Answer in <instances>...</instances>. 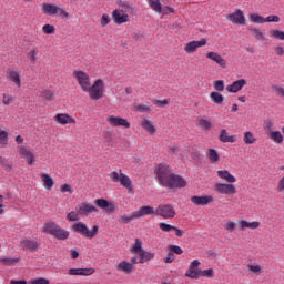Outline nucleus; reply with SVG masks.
Returning a JSON list of instances; mask_svg holds the SVG:
<instances>
[{
  "label": "nucleus",
  "instance_id": "nucleus-1",
  "mask_svg": "<svg viewBox=\"0 0 284 284\" xmlns=\"http://www.w3.org/2000/svg\"><path fill=\"white\" fill-rule=\"evenodd\" d=\"M155 179L162 187H168L169 190H179L185 187L187 182L183 176L172 173V168L165 163H160L154 170Z\"/></svg>",
  "mask_w": 284,
  "mask_h": 284
},
{
  "label": "nucleus",
  "instance_id": "nucleus-2",
  "mask_svg": "<svg viewBox=\"0 0 284 284\" xmlns=\"http://www.w3.org/2000/svg\"><path fill=\"white\" fill-rule=\"evenodd\" d=\"M43 232L45 234H51V236H54L59 241H65L70 236V232H68L65 229H61L54 222L45 223L43 227Z\"/></svg>",
  "mask_w": 284,
  "mask_h": 284
},
{
  "label": "nucleus",
  "instance_id": "nucleus-3",
  "mask_svg": "<svg viewBox=\"0 0 284 284\" xmlns=\"http://www.w3.org/2000/svg\"><path fill=\"white\" fill-rule=\"evenodd\" d=\"M84 92L89 93L91 101H99L105 92V82L102 79H98L93 84H89L88 90H84Z\"/></svg>",
  "mask_w": 284,
  "mask_h": 284
},
{
  "label": "nucleus",
  "instance_id": "nucleus-4",
  "mask_svg": "<svg viewBox=\"0 0 284 284\" xmlns=\"http://www.w3.org/2000/svg\"><path fill=\"white\" fill-rule=\"evenodd\" d=\"M72 229L77 234H81V236H85V239H94V236L99 233V226L93 225L92 230L88 229V225H85L83 222H78L72 225Z\"/></svg>",
  "mask_w": 284,
  "mask_h": 284
},
{
  "label": "nucleus",
  "instance_id": "nucleus-5",
  "mask_svg": "<svg viewBox=\"0 0 284 284\" xmlns=\"http://www.w3.org/2000/svg\"><path fill=\"white\" fill-rule=\"evenodd\" d=\"M73 79L78 81V85H80L83 92H85V90H88L89 85L92 83L90 81V75L87 72L81 70L73 71Z\"/></svg>",
  "mask_w": 284,
  "mask_h": 284
},
{
  "label": "nucleus",
  "instance_id": "nucleus-6",
  "mask_svg": "<svg viewBox=\"0 0 284 284\" xmlns=\"http://www.w3.org/2000/svg\"><path fill=\"white\" fill-rule=\"evenodd\" d=\"M156 216H162V219H174L176 216V211L172 204H160L155 210Z\"/></svg>",
  "mask_w": 284,
  "mask_h": 284
},
{
  "label": "nucleus",
  "instance_id": "nucleus-7",
  "mask_svg": "<svg viewBox=\"0 0 284 284\" xmlns=\"http://www.w3.org/2000/svg\"><path fill=\"white\" fill-rule=\"evenodd\" d=\"M226 19L235 26H245V13L241 9H236L233 13L226 16Z\"/></svg>",
  "mask_w": 284,
  "mask_h": 284
},
{
  "label": "nucleus",
  "instance_id": "nucleus-8",
  "mask_svg": "<svg viewBox=\"0 0 284 284\" xmlns=\"http://www.w3.org/2000/svg\"><path fill=\"white\" fill-rule=\"evenodd\" d=\"M215 192L219 194L234 195L236 194V186L232 183H216Z\"/></svg>",
  "mask_w": 284,
  "mask_h": 284
},
{
  "label": "nucleus",
  "instance_id": "nucleus-9",
  "mask_svg": "<svg viewBox=\"0 0 284 284\" xmlns=\"http://www.w3.org/2000/svg\"><path fill=\"white\" fill-rule=\"evenodd\" d=\"M75 210H78L80 216H90V214H94V212H99V209H97V206L88 202H82L78 204Z\"/></svg>",
  "mask_w": 284,
  "mask_h": 284
},
{
  "label": "nucleus",
  "instance_id": "nucleus-10",
  "mask_svg": "<svg viewBox=\"0 0 284 284\" xmlns=\"http://www.w3.org/2000/svg\"><path fill=\"white\" fill-rule=\"evenodd\" d=\"M204 45H207V40L205 38L200 41H190L184 45V52H186V54H194L199 48H203Z\"/></svg>",
  "mask_w": 284,
  "mask_h": 284
},
{
  "label": "nucleus",
  "instance_id": "nucleus-11",
  "mask_svg": "<svg viewBox=\"0 0 284 284\" xmlns=\"http://www.w3.org/2000/svg\"><path fill=\"white\" fill-rule=\"evenodd\" d=\"M7 79L11 81V83H14L18 88H21V73L19 72V69L17 68H8L6 71Z\"/></svg>",
  "mask_w": 284,
  "mask_h": 284
},
{
  "label": "nucleus",
  "instance_id": "nucleus-12",
  "mask_svg": "<svg viewBox=\"0 0 284 284\" xmlns=\"http://www.w3.org/2000/svg\"><path fill=\"white\" fill-rule=\"evenodd\" d=\"M106 121L110 125H112V128H130V122L128 119H123L121 116L111 115L106 118Z\"/></svg>",
  "mask_w": 284,
  "mask_h": 284
},
{
  "label": "nucleus",
  "instance_id": "nucleus-13",
  "mask_svg": "<svg viewBox=\"0 0 284 284\" xmlns=\"http://www.w3.org/2000/svg\"><path fill=\"white\" fill-rule=\"evenodd\" d=\"M94 205H97V207H100V210H106L108 214H114L116 210V206L114 205V203L109 202L105 199L95 200Z\"/></svg>",
  "mask_w": 284,
  "mask_h": 284
},
{
  "label": "nucleus",
  "instance_id": "nucleus-14",
  "mask_svg": "<svg viewBox=\"0 0 284 284\" xmlns=\"http://www.w3.org/2000/svg\"><path fill=\"white\" fill-rule=\"evenodd\" d=\"M199 265H201V262H199V260H194L190 264L185 276H187V278H201V270H199Z\"/></svg>",
  "mask_w": 284,
  "mask_h": 284
},
{
  "label": "nucleus",
  "instance_id": "nucleus-15",
  "mask_svg": "<svg viewBox=\"0 0 284 284\" xmlns=\"http://www.w3.org/2000/svg\"><path fill=\"white\" fill-rule=\"evenodd\" d=\"M191 203L194 205H210V203H214V196L212 195H193L191 197Z\"/></svg>",
  "mask_w": 284,
  "mask_h": 284
},
{
  "label": "nucleus",
  "instance_id": "nucleus-16",
  "mask_svg": "<svg viewBox=\"0 0 284 284\" xmlns=\"http://www.w3.org/2000/svg\"><path fill=\"white\" fill-rule=\"evenodd\" d=\"M112 19L114 23H116L118 26H121L122 23H128V21H130V14L123 13L119 9H115L112 12Z\"/></svg>",
  "mask_w": 284,
  "mask_h": 284
},
{
  "label": "nucleus",
  "instance_id": "nucleus-17",
  "mask_svg": "<svg viewBox=\"0 0 284 284\" xmlns=\"http://www.w3.org/2000/svg\"><path fill=\"white\" fill-rule=\"evenodd\" d=\"M206 59L214 61L220 68H227V61L219 52L211 51L206 53Z\"/></svg>",
  "mask_w": 284,
  "mask_h": 284
},
{
  "label": "nucleus",
  "instance_id": "nucleus-18",
  "mask_svg": "<svg viewBox=\"0 0 284 284\" xmlns=\"http://www.w3.org/2000/svg\"><path fill=\"white\" fill-rule=\"evenodd\" d=\"M245 85H247V80L241 79V80L234 81L231 85H227L226 90L232 94H236V92H241V90H243Z\"/></svg>",
  "mask_w": 284,
  "mask_h": 284
},
{
  "label": "nucleus",
  "instance_id": "nucleus-19",
  "mask_svg": "<svg viewBox=\"0 0 284 284\" xmlns=\"http://www.w3.org/2000/svg\"><path fill=\"white\" fill-rule=\"evenodd\" d=\"M55 123L60 125H68V123H77V120L68 113H58L54 118Z\"/></svg>",
  "mask_w": 284,
  "mask_h": 284
},
{
  "label": "nucleus",
  "instance_id": "nucleus-20",
  "mask_svg": "<svg viewBox=\"0 0 284 284\" xmlns=\"http://www.w3.org/2000/svg\"><path fill=\"white\" fill-rule=\"evenodd\" d=\"M95 270L92 267L89 268H70L69 275L70 276H92Z\"/></svg>",
  "mask_w": 284,
  "mask_h": 284
},
{
  "label": "nucleus",
  "instance_id": "nucleus-21",
  "mask_svg": "<svg viewBox=\"0 0 284 284\" xmlns=\"http://www.w3.org/2000/svg\"><path fill=\"white\" fill-rule=\"evenodd\" d=\"M19 154L23 159H26L28 165H34V153L32 151L26 149V146H19Z\"/></svg>",
  "mask_w": 284,
  "mask_h": 284
},
{
  "label": "nucleus",
  "instance_id": "nucleus-22",
  "mask_svg": "<svg viewBox=\"0 0 284 284\" xmlns=\"http://www.w3.org/2000/svg\"><path fill=\"white\" fill-rule=\"evenodd\" d=\"M152 214H156V210H154V207L152 206H142L139 209V211L134 212V217L141 219V216H148V215H152Z\"/></svg>",
  "mask_w": 284,
  "mask_h": 284
},
{
  "label": "nucleus",
  "instance_id": "nucleus-23",
  "mask_svg": "<svg viewBox=\"0 0 284 284\" xmlns=\"http://www.w3.org/2000/svg\"><path fill=\"white\" fill-rule=\"evenodd\" d=\"M116 270L124 274H132L134 272V266L128 261H122L118 264Z\"/></svg>",
  "mask_w": 284,
  "mask_h": 284
},
{
  "label": "nucleus",
  "instance_id": "nucleus-24",
  "mask_svg": "<svg viewBox=\"0 0 284 284\" xmlns=\"http://www.w3.org/2000/svg\"><path fill=\"white\" fill-rule=\"evenodd\" d=\"M219 141H221V143H236V135H230L227 134V130L222 129L220 131Z\"/></svg>",
  "mask_w": 284,
  "mask_h": 284
},
{
  "label": "nucleus",
  "instance_id": "nucleus-25",
  "mask_svg": "<svg viewBox=\"0 0 284 284\" xmlns=\"http://www.w3.org/2000/svg\"><path fill=\"white\" fill-rule=\"evenodd\" d=\"M58 8L59 7H57V4L42 3L41 11L43 12V14H48L49 17H54V14H57Z\"/></svg>",
  "mask_w": 284,
  "mask_h": 284
},
{
  "label": "nucleus",
  "instance_id": "nucleus-26",
  "mask_svg": "<svg viewBox=\"0 0 284 284\" xmlns=\"http://www.w3.org/2000/svg\"><path fill=\"white\" fill-rule=\"evenodd\" d=\"M217 176L226 181V183H236V178L227 170L217 171Z\"/></svg>",
  "mask_w": 284,
  "mask_h": 284
},
{
  "label": "nucleus",
  "instance_id": "nucleus-27",
  "mask_svg": "<svg viewBox=\"0 0 284 284\" xmlns=\"http://www.w3.org/2000/svg\"><path fill=\"white\" fill-rule=\"evenodd\" d=\"M141 128L148 132V134H156V128L148 119H143L140 123Z\"/></svg>",
  "mask_w": 284,
  "mask_h": 284
},
{
  "label": "nucleus",
  "instance_id": "nucleus-28",
  "mask_svg": "<svg viewBox=\"0 0 284 284\" xmlns=\"http://www.w3.org/2000/svg\"><path fill=\"white\" fill-rule=\"evenodd\" d=\"M44 187L50 192L54 187V180L49 174L44 173L40 175Z\"/></svg>",
  "mask_w": 284,
  "mask_h": 284
},
{
  "label": "nucleus",
  "instance_id": "nucleus-29",
  "mask_svg": "<svg viewBox=\"0 0 284 284\" xmlns=\"http://www.w3.org/2000/svg\"><path fill=\"white\" fill-rule=\"evenodd\" d=\"M120 185L129 190V192H132L134 190V186H132V180H130V176L121 173V178L119 181Z\"/></svg>",
  "mask_w": 284,
  "mask_h": 284
},
{
  "label": "nucleus",
  "instance_id": "nucleus-30",
  "mask_svg": "<svg viewBox=\"0 0 284 284\" xmlns=\"http://www.w3.org/2000/svg\"><path fill=\"white\" fill-rule=\"evenodd\" d=\"M240 231L245 230V227H248L250 230H256L261 226L260 222H247L245 220H242L239 222Z\"/></svg>",
  "mask_w": 284,
  "mask_h": 284
},
{
  "label": "nucleus",
  "instance_id": "nucleus-31",
  "mask_svg": "<svg viewBox=\"0 0 284 284\" xmlns=\"http://www.w3.org/2000/svg\"><path fill=\"white\" fill-rule=\"evenodd\" d=\"M21 243L24 250H29V252H34L39 247V243L34 240H22Z\"/></svg>",
  "mask_w": 284,
  "mask_h": 284
},
{
  "label": "nucleus",
  "instance_id": "nucleus-32",
  "mask_svg": "<svg viewBox=\"0 0 284 284\" xmlns=\"http://www.w3.org/2000/svg\"><path fill=\"white\" fill-rule=\"evenodd\" d=\"M131 254L140 255L143 252V242L140 239H135L134 244L130 246Z\"/></svg>",
  "mask_w": 284,
  "mask_h": 284
},
{
  "label": "nucleus",
  "instance_id": "nucleus-33",
  "mask_svg": "<svg viewBox=\"0 0 284 284\" xmlns=\"http://www.w3.org/2000/svg\"><path fill=\"white\" fill-rule=\"evenodd\" d=\"M270 139L273 141V143H277V145H281L284 141L283 133L281 131H270Z\"/></svg>",
  "mask_w": 284,
  "mask_h": 284
},
{
  "label": "nucleus",
  "instance_id": "nucleus-34",
  "mask_svg": "<svg viewBox=\"0 0 284 284\" xmlns=\"http://www.w3.org/2000/svg\"><path fill=\"white\" fill-rule=\"evenodd\" d=\"M118 10L124 14H133L134 13V8L129 2H120Z\"/></svg>",
  "mask_w": 284,
  "mask_h": 284
},
{
  "label": "nucleus",
  "instance_id": "nucleus-35",
  "mask_svg": "<svg viewBox=\"0 0 284 284\" xmlns=\"http://www.w3.org/2000/svg\"><path fill=\"white\" fill-rule=\"evenodd\" d=\"M210 99L211 101H213V103H216V105H221L223 101H225V98L223 97V94L216 91H213L210 93Z\"/></svg>",
  "mask_w": 284,
  "mask_h": 284
},
{
  "label": "nucleus",
  "instance_id": "nucleus-36",
  "mask_svg": "<svg viewBox=\"0 0 284 284\" xmlns=\"http://www.w3.org/2000/svg\"><path fill=\"white\" fill-rule=\"evenodd\" d=\"M40 97L44 101H54V99H55L54 91H52L50 89L42 90Z\"/></svg>",
  "mask_w": 284,
  "mask_h": 284
},
{
  "label": "nucleus",
  "instance_id": "nucleus-37",
  "mask_svg": "<svg viewBox=\"0 0 284 284\" xmlns=\"http://www.w3.org/2000/svg\"><path fill=\"white\" fill-rule=\"evenodd\" d=\"M243 142L245 145H252L256 142V138L254 136V133L251 131L244 132Z\"/></svg>",
  "mask_w": 284,
  "mask_h": 284
},
{
  "label": "nucleus",
  "instance_id": "nucleus-38",
  "mask_svg": "<svg viewBox=\"0 0 284 284\" xmlns=\"http://www.w3.org/2000/svg\"><path fill=\"white\" fill-rule=\"evenodd\" d=\"M206 156L211 163H217L220 161L219 152L214 149H209L206 152Z\"/></svg>",
  "mask_w": 284,
  "mask_h": 284
},
{
  "label": "nucleus",
  "instance_id": "nucleus-39",
  "mask_svg": "<svg viewBox=\"0 0 284 284\" xmlns=\"http://www.w3.org/2000/svg\"><path fill=\"white\" fill-rule=\"evenodd\" d=\"M139 263H148V261H152L154 258V253L143 251L140 255Z\"/></svg>",
  "mask_w": 284,
  "mask_h": 284
},
{
  "label": "nucleus",
  "instance_id": "nucleus-40",
  "mask_svg": "<svg viewBox=\"0 0 284 284\" xmlns=\"http://www.w3.org/2000/svg\"><path fill=\"white\" fill-rule=\"evenodd\" d=\"M196 125L201 130H212V122L210 120H205L203 118L197 120Z\"/></svg>",
  "mask_w": 284,
  "mask_h": 284
},
{
  "label": "nucleus",
  "instance_id": "nucleus-41",
  "mask_svg": "<svg viewBox=\"0 0 284 284\" xmlns=\"http://www.w3.org/2000/svg\"><path fill=\"white\" fill-rule=\"evenodd\" d=\"M151 10L161 14V1L160 0H148Z\"/></svg>",
  "mask_w": 284,
  "mask_h": 284
},
{
  "label": "nucleus",
  "instance_id": "nucleus-42",
  "mask_svg": "<svg viewBox=\"0 0 284 284\" xmlns=\"http://www.w3.org/2000/svg\"><path fill=\"white\" fill-rule=\"evenodd\" d=\"M248 19L252 23H265V18L257 13L250 14Z\"/></svg>",
  "mask_w": 284,
  "mask_h": 284
},
{
  "label": "nucleus",
  "instance_id": "nucleus-43",
  "mask_svg": "<svg viewBox=\"0 0 284 284\" xmlns=\"http://www.w3.org/2000/svg\"><path fill=\"white\" fill-rule=\"evenodd\" d=\"M0 263L2 265L10 266V265H14V263H19V258L1 257Z\"/></svg>",
  "mask_w": 284,
  "mask_h": 284
},
{
  "label": "nucleus",
  "instance_id": "nucleus-44",
  "mask_svg": "<svg viewBox=\"0 0 284 284\" xmlns=\"http://www.w3.org/2000/svg\"><path fill=\"white\" fill-rule=\"evenodd\" d=\"M270 34L271 37H274V39H277L278 41H284V31L271 30Z\"/></svg>",
  "mask_w": 284,
  "mask_h": 284
},
{
  "label": "nucleus",
  "instance_id": "nucleus-45",
  "mask_svg": "<svg viewBox=\"0 0 284 284\" xmlns=\"http://www.w3.org/2000/svg\"><path fill=\"white\" fill-rule=\"evenodd\" d=\"M134 110H136L138 112H152V109L150 108V105H148V103H141L134 106Z\"/></svg>",
  "mask_w": 284,
  "mask_h": 284
},
{
  "label": "nucleus",
  "instance_id": "nucleus-46",
  "mask_svg": "<svg viewBox=\"0 0 284 284\" xmlns=\"http://www.w3.org/2000/svg\"><path fill=\"white\" fill-rule=\"evenodd\" d=\"M134 219H138V217H134V212H133L130 216H126V215L120 216L119 223H123L124 225H128V223H130V221H134Z\"/></svg>",
  "mask_w": 284,
  "mask_h": 284
},
{
  "label": "nucleus",
  "instance_id": "nucleus-47",
  "mask_svg": "<svg viewBox=\"0 0 284 284\" xmlns=\"http://www.w3.org/2000/svg\"><path fill=\"white\" fill-rule=\"evenodd\" d=\"M213 88L217 92H223V90H225V82H223V80L214 81L213 82Z\"/></svg>",
  "mask_w": 284,
  "mask_h": 284
},
{
  "label": "nucleus",
  "instance_id": "nucleus-48",
  "mask_svg": "<svg viewBox=\"0 0 284 284\" xmlns=\"http://www.w3.org/2000/svg\"><path fill=\"white\" fill-rule=\"evenodd\" d=\"M55 30H57V28H54V26H52V24H44L42 27V32L44 34H54Z\"/></svg>",
  "mask_w": 284,
  "mask_h": 284
},
{
  "label": "nucleus",
  "instance_id": "nucleus-49",
  "mask_svg": "<svg viewBox=\"0 0 284 284\" xmlns=\"http://www.w3.org/2000/svg\"><path fill=\"white\" fill-rule=\"evenodd\" d=\"M79 216H81V214H79V210L72 211L67 214V221H79Z\"/></svg>",
  "mask_w": 284,
  "mask_h": 284
},
{
  "label": "nucleus",
  "instance_id": "nucleus-50",
  "mask_svg": "<svg viewBox=\"0 0 284 284\" xmlns=\"http://www.w3.org/2000/svg\"><path fill=\"white\" fill-rule=\"evenodd\" d=\"M159 227H160V230H162V232H172V230H175V226L170 225V224H168L165 222H161L159 224Z\"/></svg>",
  "mask_w": 284,
  "mask_h": 284
},
{
  "label": "nucleus",
  "instance_id": "nucleus-51",
  "mask_svg": "<svg viewBox=\"0 0 284 284\" xmlns=\"http://www.w3.org/2000/svg\"><path fill=\"white\" fill-rule=\"evenodd\" d=\"M121 174H123L120 170V173L116 171H113L110 173V179L113 183H119V181L121 180Z\"/></svg>",
  "mask_w": 284,
  "mask_h": 284
},
{
  "label": "nucleus",
  "instance_id": "nucleus-52",
  "mask_svg": "<svg viewBox=\"0 0 284 284\" xmlns=\"http://www.w3.org/2000/svg\"><path fill=\"white\" fill-rule=\"evenodd\" d=\"M153 105H158L159 108H165V105L170 104V100H152Z\"/></svg>",
  "mask_w": 284,
  "mask_h": 284
},
{
  "label": "nucleus",
  "instance_id": "nucleus-53",
  "mask_svg": "<svg viewBox=\"0 0 284 284\" xmlns=\"http://www.w3.org/2000/svg\"><path fill=\"white\" fill-rule=\"evenodd\" d=\"M55 14H58V17H61V19H69L70 18V13H68V11H65L61 7H58Z\"/></svg>",
  "mask_w": 284,
  "mask_h": 284
},
{
  "label": "nucleus",
  "instance_id": "nucleus-54",
  "mask_svg": "<svg viewBox=\"0 0 284 284\" xmlns=\"http://www.w3.org/2000/svg\"><path fill=\"white\" fill-rule=\"evenodd\" d=\"M161 12H162L163 17H168V14H174L175 10L172 7H163L161 4Z\"/></svg>",
  "mask_w": 284,
  "mask_h": 284
},
{
  "label": "nucleus",
  "instance_id": "nucleus-55",
  "mask_svg": "<svg viewBox=\"0 0 284 284\" xmlns=\"http://www.w3.org/2000/svg\"><path fill=\"white\" fill-rule=\"evenodd\" d=\"M252 30H253V37H255L257 41H263V39H265V36L261 30L258 29H252Z\"/></svg>",
  "mask_w": 284,
  "mask_h": 284
},
{
  "label": "nucleus",
  "instance_id": "nucleus-56",
  "mask_svg": "<svg viewBox=\"0 0 284 284\" xmlns=\"http://www.w3.org/2000/svg\"><path fill=\"white\" fill-rule=\"evenodd\" d=\"M0 145H8V132L0 131Z\"/></svg>",
  "mask_w": 284,
  "mask_h": 284
},
{
  "label": "nucleus",
  "instance_id": "nucleus-57",
  "mask_svg": "<svg viewBox=\"0 0 284 284\" xmlns=\"http://www.w3.org/2000/svg\"><path fill=\"white\" fill-rule=\"evenodd\" d=\"M169 250H171L173 254H183V248H181L179 245H169Z\"/></svg>",
  "mask_w": 284,
  "mask_h": 284
},
{
  "label": "nucleus",
  "instance_id": "nucleus-58",
  "mask_svg": "<svg viewBox=\"0 0 284 284\" xmlns=\"http://www.w3.org/2000/svg\"><path fill=\"white\" fill-rule=\"evenodd\" d=\"M110 21H112L110 16H108L106 13L102 14V18L100 20L102 28H105V26H108V23H110Z\"/></svg>",
  "mask_w": 284,
  "mask_h": 284
},
{
  "label": "nucleus",
  "instance_id": "nucleus-59",
  "mask_svg": "<svg viewBox=\"0 0 284 284\" xmlns=\"http://www.w3.org/2000/svg\"><path fill=\"white\" fill-rule=\"evenodd\" d=\"M12 101H14L12 95H10V94H3L2 95V103H3V105H10V103H12Z\"/></svg>",
  "mask_w": 284,
  "mask_h": 284
},
{
  "label": "nucleus",
  "instance_id": "nucleus-60",
  "mask_svg": "<svg viewBox=\"0 0 284 284\" xmlns=\"http://www.w3.org/2000/svg\"><path fill=\"white\" fill-rule=\"evenodd\" d=\"M60 191H61L62 193L68 192L69 194H72V192H74V191L72 190V186H71L70 184H62V185L60 186Z\"/></svg>",
  "mask_w": 284,
  "mask_h": 284
},
{
  "label": "nucleus",
  "instance_id": "nucleus-61",
  "mask_svg": "<svg viewBox=\"0 0 284 284\" xmlns=\"http://www.w3.org/2000/svg\"><path fill=\"white\" fill-rule=\"evenodd\" d=\"M224 227L226 232H234V230H236V223L229 221Z\"/></svg>",
  "mask_w": 284,
  "mask_h": 284
},
{
  "label": "nucleus",
  "instance_id": "nucleus-62",
  "mask_svg": "<svg viewBox=\"0 0 284 284\" xmlns=\"http://www.w3.org/2000/svg\"><path fill=\"white\" fill-rule=\"evenodd\" d=\"M272 90L277 94V97H283L284 89L281 85H273Z\"/></svg>",
  "mask_w": 284,
  "mask_h": 284
},
{
  "label": "nucleus",
  "instance_id": "nucleus-63",
  "mask_svg": "<svg viewBox=\"0 0 284 284\" xmlns=\"http://www.w3.org/2000/svg\"><path fill=\"white\" fill-rule=\"evenodd\" d=\"M31 284H50V281L44 277H40L37 280H32Z\"/></svg>",
  "mask_w": 284,
  "mask_h": 284
},
{
  "label": "nucleus",
  "instance_id": "nucleus-64",
  "mask_svg": "<svg viewBox=\"0 0 284 284\" xmlns=\"http://www.w3.org/2000/svg\"><path fill=\"white\" fill-rule=\"evenodd\" d=\"M1 166L6 170V172L12 171V162L8 160H4V163H2Z\"/></svg>",
  "mask_w": 284,
  "mask_h": 284
}]
</instances>
